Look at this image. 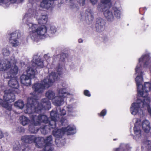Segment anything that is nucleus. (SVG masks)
<instances>
[{
  "instance_id": "1",
  "label": "nucleus",
  "mask_w": 151,
  "mask_h": 151,
  "mask_svg": "<svg viewBox=\"0 0 151 151\" xmlns=\"http://www.w3.org/2000/svg\"><path fill=\"white\" fill-rule=\"evenodd\" d=\"M58 75L52 72L44 79L42 83H36L32 86L34 92L30 93V96L27 99L26 108L24 111L26 113L33 114L31 116V122L32 124L37 125L40 122H43L45 123L48 122V118L45 115L39 116L35 114L39 113L43 108L49 109L51 108L50 103L47 99H43L41 103H38L36 100L37 95L38 93L42 92L45 89L50 86L54 82L57 81L58 78Z\"/></svg>"
},
{
  "instance_id": "2",
  "label": "nucleus",
  "mask_w": 151,
  "mask_h": 151,
  "mask_svg": "<svg viewBox=\"0 0 151 151\" xmlns=\"http://www.w3.org/2000/svg\"><path fill=\"white\" fill-rule=\"evenodd\" d=\"M148 55H142L139 59L135 70L136 74L138 75L135 78V81L137 87L138 96L139 98L137 99V102L133 103L130 108V111L132 115H135L137 114L141 115L143 114V109H142L141 105L145 109L147 108L148 111L151 116V109L149 107V104L150 101V98L148 96L147 93L150 91L151 89V84L149 82L145 83L143 86L142 84L143 81L142 76L144 75L143 72L141 71V64L143 61L146 60L144 64V67L149 68L151 71V64Z\"/></svg>"
},
{
  "instance_id": "3",
  "label": "nucleus",
  "mask_w": 151,
  "mask_h": 151,
  "mask_svg": "<svg viewBox=\"0 0 151 151\" xmlns=\"http://www.w3.org/2000/svg\"><path fill=\"white\" fill-rule=\"evenodd\" d=\"M29 28L28 30V37L34 40H37L39 38H42L49 36L53 37L57 31L56 27L52 24H50L48 31L45 25L39 27L37 24L32 23L28 24Z\"/></svg>"
},
{
  "instance_id": "4",
  "label": "nucleus",
  "mask_w": 151,
  "mask_h": 151,
  "mask_svg": "<svg viewBox=\"0 0 151 151\" xmlns=\"http://www.w3.org/2000/svg\"><path fill=\"white\" fill-rule=\"evenodd\" d=\"M37 56L35 55L32 61V66L28 67L27 70V75H22L20 77L21 83L26 86H28L31 84V79L34 78L36 73L35 67L37 66L40 68H42L44 63Z\"/></svg>"
},
{
  "instance_id": "5",
  "label": "nucleus",
  "mask_w": 151,
  "mask_h": 151,
  "mask_svg": "<svg viewBox=\"0 0 151 151\" xmlns=\"http://www.w3.org/2000/svg\"><path fill=\"white\" fill-rule=\"evenodd\" d=\"M17 62V60L14 57L8 60H0V70L7 71L4 75L6 78L14 77L17 73L18 68L15 65Z\"/></svg>"
},
{
  "instance_id": "6",
  "label": "nucleus",
  "mask_w": 151,
  "mask_h": 151,
  "mask_svg": "<svg viewBox=\"0 0 151 151\" xmlns=\"http://www.w3.org/2000/svg\"><path fill=\"white\" fill-rule=\"evenodd\" d=\"M76 132V127L73 125H69L66 128H63L61 129H55L53 131V134L56 138L55 142L58 147H61L65 143V140L61 138L64 134L70 135L75 134Z\"/></svg>"
},
{
  "instance_id": "7",
  "label": "nucleus",
  "mask_w": 151,
  "mask_h": 151,
  "mask_svg": "<svg viewBox=\"0 0 151 151\" xmlns=\"http://www.w3.org/2000/svg\"><path fill=\"white\" fill-rule=\"evenodd\" d=\"M69 94L66 93L65 88H60L58 91V93L55 94L52 91L47 92L45 96L50 100H52L53 103L56 106H60L64 103L63 98L66 97Z\"/></svg>"
},
{
  "instance_id": "8",
  "label": "nucleus",
  "mask_w": 151,
  "mask_h": 151,
  "mask_svg": "<svg viewBox=\"0 0 151 151\" xmlns=\"http://www.w3.org/2000/svg\"><path fill=\"white\" fill-rule=\"evenodd\" d=\"M4 93L3 99L1 98H0V105L10 111L12 109V105L11 104H9L8 102H12L14 101L15 98L14 92H12L10 88H7L4 90Z\"/></svg>"
},
{
  "instance_id": "9",
  "label": "nucleus",
  "mask_w": 151,
  "mask_h": 151,
  "mask_svg": "<svg viewBox=\"0 0 151 151\" xmlns=\"http://www.w3.org/2000/svg\"><path fill=\"white\" fill-rule=\"evenodd\" d=\"M38 140H40L37 143V147H40L41 145H40L42 144L44 145H43L45 146V149L46 151H52V148L50 145L53 143V141L51 136H49L46 139H44L43 138H38Z\"/></svg>"
},
{
  "instance_id": "10",
  "label": "nucleus",
  "mask_w": 151,
  "mask_h": 151,
  "mask_svg": "<svg viewBox=\"0 0 151 151\" xmlns=\"http://www.w3.org/2000/svg\"><path fill=\"white\" fill-rule=\"evenodd\" d=\"M108 8L105 7L101 8V6L99 5L97 6V9L99 12H104V14L105 17L108 21L110 22L113 21L114 20V17L112 12L109 10Z\"/></svg>"
},
{
  "instance_id": "11",
  "label": "nucleus",
  "mask_w": 151,
  "mask_h": 151,
  "mask_svg": "<svg viewBox=\"0 0 151 151\" xmlns=\"http://www.w3.org/2000/svg\"><path fill=\"white\" fill-rule=\"evenodd\" d=\"M134 131L135 134L134 137L136 139L139 138L141 136V130L140 129V121L139 119L136 118Z\"/></svg>"
},
{
  "instance_id": "12",
  "label": "nucleus",
  "mask_w": 151,
  "mask_h": 151,
  "mask_svg": "<svg viewBox=\"0 0 151 151\" xmlns=\"http://www.w3.org/2000/svg\"><path fill=\"white\" fill-rule=\"evenodd\" d=\"M20 35V34L18 32L13 33L10 35L9 42L13 46H17L19 45L18 37H19Z\"/></svg>"
},
{
  "instance_id": "13",
  "label": "nucleus",
  "mask_w": 151,
  "mask_h": 151,
  "mask_svg": "<svg viewBox=\"0 0 151 151\" xmlns=\"http://www.w3.org/2000/svg\"><path fill=\"white\" fill-rule=\"evenodd\" d=\"M57 112L56 111H52L50 113V116L52 120L50 122V125L51 126L52 128H54L56 127L55 122L59 119V117L57 116Z\"/></svg>"
},
{
  "instance_id": "14",
  "label": "nucleus",
  "mask_w": 151,
  "mask_h": 151,
  "mask_svg": "<svg viewBox=\"0 0 151 151\" xmlns=\"http://www.w3.org/2000/svg\"><path fill=\"white\" fill-rule=\"evenodd\" d=\"M96 28L98 31H101L104 28V22L101 18L97 19L96 24Z\"/></svg>"
},
{
  "instance_id": "15",
  "label": "nucleus",
  "mask_w": 151,
  "mask_h": 151,
  "mask_svg": "<svg viewBox=\"0 0 151 151\" xmlns=\"http://www.w3.org/2000/svg\"><path fill=\"white\" fill-rule=\"evenodd\" d=\"M12 78L8 82V85L10 87L17 89L19 87V85L17 79L14 77Z\"/></svg>"
},
{
  "instance_id": "16",
  "label": "nucleus",
  "mask_w": 151,
  "mask_h": 151,
  "mask_svg": "<svg viewBox=\"0 0 151 151\" xmlns=\"http://www.w3.org/2000/svg\"><path fill=\"white\" fill-rule=\"evenodd\" d=\"M22 140L26 143H31L36 140L35 137L33 136H27L22 137Z\"/></svg>"
},
{
  "instance_id": "17",
  "label": "nucleus",
  "mask_w": 151,
  "mask_h": 151,
  "mask_svg": "<svg viewBox=\"0 0 151 151\" xmlns=\"http://www.w3.org/2000/svg\"><path fill=\"white\" fill-rule=\"evenodd\" d=\"M114 18L119 19L120 17L122 14V9L121 7H114L113 8Z\"/></svg>"
},
{
  "instance_id": "18",
  "label": "nucleus",
  "mask_w": 151,
  "mask_h": 151,
  "mask_svg": "<svg viewBox=\"0 0 151 151\" xmlns=\"http://www.w3.org/2000/svg\"><path fill=\"white\" fill-rule=\"evenodd\" d=\"M142 126L144 132L147 133L149 132L150 129V123L147 120H145L142 122Z\"/></svg>"
},
{
  "instance_id": "19",
  "label": "nucleus",
  "mask_w": 151,
  "mask_h": 151,
  "mask_svg": "<svg viewBox=\"0 0 151 151\" xmlns=\"http://www.w3.org/2000/svg\"><path fill=\"white\" fill-rule=\"evenodd\" d=\"M36 19L38 23L41 24H45L48 20L47 17L46 15L37 17Z\"/></svg>"
},
{
  "instance_id": "20",
  "label": "nucleus",
  "mask_w": 151,
  "mask_h": 151,
  "mask_svg": "<svg viewBox=\"0 0 151 151\" xmlns=\"http://www.w3.org/2000/svg\"><path fill=\"white\" fill-rule=\"evenodd\" d=\"M111 0H101V4H99V5L101 6V8L105 7L109 8L111 4Z\"/></svg>"
},
{
  "instance_id": "21",
  "label": "nucleus",
  "mask_w": 151,
  "mask_h": 151,
  "mask_svg": "<svg viewBox=\"0 0 151 151\" xmlns=\"http://www.w3.org/2000/svg\"><path fill=\"white\" fill-rule=\"evenodd\" d=\"M93 12L90 9H88L86 12L85 16L86 20H92L93 16Z\"/></svg>"
},
{
  "instance_id": "22",
  "label": "nucleus",
  "mask_w": 151,
  "mask_h": 151,
  "mask_svg": "<svg viewBox=\"0 0 151 151\" xmlns=\"http://www.w3.org/2000/svg\"><path fill=\"white\" fill-rule=\"evenodd\" d=\"M20 120L22 124L24 126L27 125L29 122L28 118L25 116H22L20 117Z\"/></svg>"
},
{
  "instance_id": "23",
  "label": "nucleus",
  "mask_w": 151,
  "mask_h": 151,
  "mask_svg": "<svg viewBox=\"0 0 151 151\" xmlns=\"http://www.w3.org/2000/svg\"><path fill=\"white\" fill-rule=\"evenodd\" d=\"M14 106H15L17 107L19 109H22L24 106L22 100H19L15 103Z\"/></svg>"
},
{
  "instance_id": "24",
  "label": "nucleus",
  "mask_w": 151,
  "mask_h": 151,
  "mask_svg": "<svg viewBox=\"0 0 151 151\" xmlns=\"http://www.w3.org/2000/svg\"><path fill=\"white\" fill-rule=\"evenodd\" d=\"M68 110V114L69 116L72 115L71 113L74 111V107H73L72 105H68L67 106Z\"/></svg>"
},
{
  "instance_id": "25",
  "label": "nucleus",
  "mask_w": 151,
  "mask_h": 151,
  "mask_svg": "<svg viewBox=\"0 0 151 151\" xmlns=\"http://www.w3.org/2000/svg\"><path fill=\"white\" fill-rule=\"evenodd\" d=\"M2 53L3 55L5 56H7L9 54V51L6 48H4L2 50Z\"/></svg>"
},
{
  "instance_id": "26",
  "label": "nucleus",
  "mask_w": 151,
  "mask_h": 151,
  "mask_svg": "<svg viewBox=\"0 0 151 151\" xmlns=\"http://www.w3.org/2000/svg\"><path fill=\"white\" fill-rule=\"evenodd\" d=\"M84 94L86 96L90 97L91 96V95L90 93V92L88 90H85L84 91Z\"/></svg>"
},
{
  "instance_id": "27",
  "label": "nucleus",
  "mask_w": 151,
  "mask_h": 151,
  "mask_svg": "<svg viewBox=\"0 0 151 151\" xmlns=\"http://www.w3.org/2000/svg\"><path fill=\"white\" fill-rule=\"evenodd\" d=\"M46 127L45 126H44V127H43L41 128V132L44 134H45L47 133L46 130Z\"/></svg>"
},
{
  "instance_id": "28",
  "label": "nucleus",
  "mask_w": 151,
  "mask_h": 151,
  "mask_svg": "<svg viewBox=\"0 0 151 151\" xmlns=\"http://www.w3.org/2000/svg\"><path fill=\"white\" fill-rule=\"evenodd\" d=\"M107 111L106 109L103 110L100 114V115L101 116H104L106 115V114Z\"/></svg>"
},
{
  "instance_id": "29",
  "label": "nucleus",
  "mask_w": 151,
  "mask_h": 151,
  "mask_svg": "<svg viewBox=\"0 0 151 151\" xmlns=\"http://www.w3.org/2000/svg\"><path fill=\"white\" fill-rule=\"evenodd\" d=\"M62 67L61 66L58 69L57 72L59 76L61 74L62 72Z\"/></svg>"
},
{
  "instance_id": "30",
  "label": "nucleus",
  "mask_w": 151,
  "mask_h": 151,
  "mask_svg": "<svg viewBox=\"0 0 151 151\" xmlns=\"http://www.w3.org/2000/svg\"><path fill=\"white\" fill-rule=\"evenodd\" d=\"M60 114L62 115H65L66 114L65 111L64 109L60 110Z\"/></svg>"
},
{
  "instance_id": "31",
  "label": "nucleus",
  "mask_w": 151,
  "mask_h": 151,
  "mask_svg": "<svg viewBox=\"0 0 151 151\" xmlns=\"http://www.w3.org/2000/svg\"><path fill=\"white\" fill-rule=\"evenodd\" d=\"M93 5L95 4L97 2L98 0H90Z\"/></svg>"
},
{
  "instance_id": "32",
  "label": "nucleus",
  "mask_w": 151,
  "mask_h": 151,
  "mask_svg": "<svg viewBox=\"0 0 151 151\" xmlns=\"http://www.w3.org/2000/svg\"><path fill=\"white\" fill-rule=\"evenodd\" d=\"M4 137V133H3L2 131L0 129V138H2Z\"/></svg>"
},
{
  "instance_id": "33",
  "label": "nucleus",
  "mask_w": 151,
  "mask_h": 151,
  "mask_svg": "<svg viewBox=\"0 0 151 151\" xmlns=\"http://www.w3.org/2000/svg\"><path fill=\"white\" fill-rule=\"evenodd\" d=\"M85 0H80V2L82 6L84 5L85 4Z\"/></svg>"
},
{
  "instance_id": "34",
  "label": "nucleus",
  "mask_w": 151,
  "mask_h": 151,
  "mask_svg": "<svg viewBox=\"0 0 151 151\" xmlns=\"http://www.w3.org/2000/svg\"><path fill=\"white\" fill-rule=\"evenodd\" d=\"M44 57L46 59V61L47 62H49L50 60V58L48 57L47 55H45Z\"/></svg>"
},
{
  "instance_id": "35",
  "label": "nucleus",
  "mask_w": 151,
  "mask_h": 151,
  "mask_svg": "<svg viewBox=\"0 0 151 151\" xmlns=\"http://www.w3.org/2000/svg\"><path fill=\"white\" fill-rule=\"evenodd\" d=\"M31 126H30L29 127V129H30V132H32V133H36V132H37V130H36V131L35 130H34L32 129H31Z\"/></svg>"
},
{
  "instance_id": "36",
  "label": "nucleus",
  "mask_w": 151,
  "mask_h": 151,
  "mask_svg": "<svg viewBox=\"0 0 151 151\" xmlns=\"http://www.w3.org/2000/svg\"><path fill=\"white\" fill-rule=\"evenodd\" d=\"M13 149L14 150H19V147L18 146H17V147H16V146H15L14 145L13 146Z\"/></svg>"
},
{
  "instance_id": "37",
  "label": "nucleus",
  "mask_w": 151,
  "mask_h": 151,
  "mask_svg": "<svg viewBox=\"0 0 151 151\" xmlns=\"http://www.w3.org/2000/svg\"><path fill=\"white\" fill-rule=\"evenodd\" d=\"M148 143L147 144H148V147L150 146L151 147V141H148L147 142Z\"/></svg>"
},
{
  "instance_id": "38",
  "label": "nucleus",
  "mask_w": 151,
  "mask_h": 151,
  "mask_svg": "<svg viewBox=\"0 0 151 151\" xmlns=\"http://www.w3.org/2000/svg\"><path fill=\"white\" fill-rule=\"evenodd\" d=\"M83 40L81 39H80L78 40V42L79 43H81L83 42Z\"/></svg>"
},
{
  "instance_id": "39",
  "label": "nucleus",
  "mask_w": 151,
  "mask_h": 151,
  "mask_svg": "<svg viewBox=\"0 0 151 151\" xmlns=\"http://www.w3.org/2000/svg\"><path fill=\"white\" fill-rule=\"evenodd\" d=\"M23 148H24V146H21V147H20V149H22V150L23 151V150H24V149H23Z\"/></svg>"
},
{
  "instance_id": "40",
  "label": "nucleus",
  "mask_w": 151,
  "mask_h": 151,
  "mask_svg": "<svg viewBox=\"0 0 151 151\" xmlns=\"http://www.w3.org/2000/svg\"><path fill=\"white\" fill-rule=\"evenodd\" d=\"M60 121H61V122L62 123V124H63V122L62 121V120H60Z\"/></svg>"
},
{
  "instance_id": "41",
  "label": "nucleus",
  "mask_w": 151,
  "mask_h": 151,
  "mask_svg": "<svg viewBox=\"0 0 151 151\" xmlns=\"http://www.w3.org/2000/svg\"><path fill=\"white\" fill-rule=\"evenodd\" d=\"M4 0H0V2H2Z\"/></svg>"
},
{
  "instance_id": "42",
  "label": "nucleus",
  "mask_w": 151,
  "mask_h": 151,
  "mask_svg": "<svg viewBox=\"0 0 151 151\" xmlns=\"http://www.w3.org/2000/svg\"><path fill=\"white\" fill-rule=\"evenodd\" d=\"M64 121H66V120H65Z\"/></svg>"
},
{
  "instance_id": "43",
  "label": "nucleus",
  "mask_w": 151,
  "mask_h": 151,
  "mask_svg": "<svg viewBox=\"0 0 151 151\" xmlns=\"http://www.w3.org/2000/svg\"><path fill=\"white\" fill-rule=\"evenodd\" d=\"M45 151H46V150L45 149Z\"/></svg>"
}]
</instances>
